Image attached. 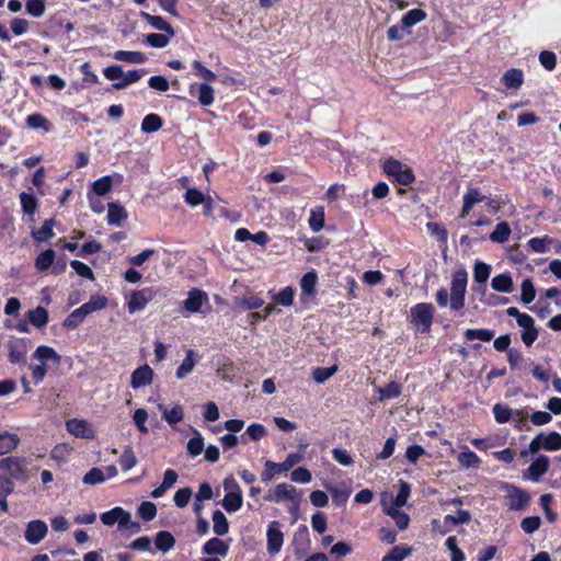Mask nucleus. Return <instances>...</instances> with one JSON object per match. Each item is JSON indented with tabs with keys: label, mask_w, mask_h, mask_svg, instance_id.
<instances>
[{
	"label": "nucleus",
	"mask_w": 561,
	"mask_h": 561,
	"mask_svg": "<svg viewBox=\"0 0 561 561\" xmlns=\"http://www.w3.org/2000/svg\"><path fill=\"white\" fill-rule=\"evenodd\" d=\"M141 18L148 24H150V26H152L153 28L162 31V32L169 34L170 36H174L173 27L163 18L158 16V15H151V14H149L147 12H142L141 13Z\"/></svg>",
	"instance_id": "473e14b6"
},
{
	"label": "nucleus",
	"mask_w": 561,
	"mask_h": 561,
	"mask_svg": "<svg viewBox=\"0 0 561 561\" xmlns=\"http://www.w3.org/2000/svg\"><path fill=\"white\" fill-rule=\"evenodd\" d=\"M119 465L124 471H128L137 465V458L131 447H127L121 458Z\"/></svg>",
	"instance_id": "69168bd1"
},
{
	"label": "nucleus",
	"mask_w": 561,
	"mask_h": 561,
	"mask_svg": "<svg viewBox=\"0 0 561 561\" xmlns=\"http://www.w3.org/2000/svg\"><path fill=\"white\" fill-rule=\"evenodd\" d=\"M447 549L450 551V561H465V553L458 548L455 537H448L445 542Z\"/></svg>",
	"instance_id": "774afa93"
},
{
	"label": "nucleus",
	"mask_w": 561,
	"mask_h": 561,
	"mask_svg": "<svg viewBox=\"0 0 561 561\" xmlns=\"http://www.w3.org/2000/svg\"><path fill=\"white\" fill-rule=\"evenodd\" d=\"M153 377V369L149 365L144 364L131 373L130 387L134 390H138L142 387H148L152 383Z\"/></svg>",
	"instance_id": "4468645a"
},
{
	"label": "nucleus",
	"mask_w": 561,
	"mask_h": 561,
	"mask_svg": "<svg viewBox=\"0 0 561 561\" xmlns=\"http://www.w3.org/2000/svg\"><path fill=\"white\" fill-rule=\"evenodd\" d=\"M27 348L23 340L11 341L9 344V359L13 364L24 363Z\"/></svg>",
	"instance_id": "393cba45"
},
{
	"label": "nucleus",
	"mask_w": 561,
	"mask_h": 561,
	"mask_svg": "<svg viewBox=\"0 0 561 561\" xmlns=\"http://www.w3.org/2000/svg\"><path fill=\"white\" fill-rule=\"evenodd\" d=\"M112 178L110 175H105L94 181L91 185V190L88 193L101 197L107 194L112 190Z\"/></svg>",
	"instance_id": "58836bf2"
},
{
	"label": "nucleus",
	"mask_w": 561,
	"mask_h": 561,
	"mask_svg": "<svg viewBox=\"0 0 561 561\" xmlns=\"http://www.w3.org/2000/svg\"><path fill=\"white\" fill-rule=\"evenodd\" d=\"M331 494L333 502L337 505H344L351 495V489L345 484H325L324 485Z\"/></svg>",
	"instance_id": "b1692460"
},
{
	"label": "nucleus",
	"mask_w": 561,
	"mask_h": 561,
	"mask_svg": "<svg viewBox=\"0 0 561 561\" xmlns=\"http://www.w3.org/2000/svg\"><path fill=\"white\" fill-rule=\"evenodd\" d=\"M511 232L510 225L506 221H500L489 238L494 243H504L510 239Z\"/></svg>",
	"instance_id": "4c0bfd02"
},
{
	"label": "nucleus",
	"mask_w": 561,
	"mask_h": 561,
	"mask_svg": "<svg viewBox=\"0 0 561 561\" xmlns=\"http://www.w3.org/2000/svg\"><path fill=\"white\" fill-rule=\"evenodd\" d=\"M213 530L217 536H224L229 531L228 519L219 510L213 513Z\"/></svg>",
	"instance_id": "79ce46f5"
},
{
	"label": "nucleus",
	"mask_w": 561,
	"mask_h": 561,
	"mask_svg": "<svg viewBox=\"0 0 561 561\" xmlns=\"http://www.w3.org/2000/svg\"><path fill=\"white\" fill-rule=\"evenodd\" d=\"M383 171L388 176L392 178L397 183L403 186H408L414 181V174L411 168L397 159H387L383 162Z\"/></svg>",
	"instance_id": "423d86ee"
},
{
	"label": "nucleus",
	"mask_w": 561,
	"mask_h": 561,
	"mask_svg": "<svg viewBox=\"0 0 561 561\" xmlns=\"http://www.w3.org/2000/svg\"><path fill=\"white\" fill-rule=\"evenodd\" d=\"M491 287L499 293H512L514 288L512 276L508 273L494 276L491 280Z\"/></svg>",
	"instance_id": "2f4dec72"
},
{
	"label": "nucleus",
	"mask_w": 561,
	"mask_h": 561,
	"mask_svg": "<svg viewBox=\"0 0 561 561\" xmlns=\"http://www.w3.org/2000/svg\"><path fill=\"white\" fill-rule=\"evenodd\" d=\"M67 431L75 437L93 439L95 431L93 425L83 419H71L66 422Z\"/></svg>",
	"instance_id": "9d476101"
},
{
	"label": "nucleus",
	"mask_w": 561,
	"mask_h": 561,
	"mask_svg": "<svg viewBox=\"0 0 561 561\" xmlns=\"http://www.w3.org/2000/svg\"><path fill=\"white\" fill-rule=\"evenodd\" d=\"M178 478L179 476L174 470L168 469L163 474L162 483L151 492V496L153 499L163 496V494L176 483Z\"/></svg>",
	"instance_id": "a878e982"
},
{
	"label": "nucleus",
	"mask_w": 561,
	"mask_h": 561,
	"mask_svg": "<svg viewBox=\"0 0 561 561\" xmlns=\"http://www.w3.org/2000/svg\"><path fill=\"white\" fill-rule=\"evenodd\" d=\"M493 415L499 424L506 423L511 419H515V416L522 417L519 410H512L506 404L502 403H496L493 405Z\"/></svg>",
	"instance_id": "cd10ccee"
},
{
	"label": "nucleus",
	"mask_w": 561,
	"mask_h": 561,
	"mask_svg": "<svg viewBox=\"0 0 561 561\" xmlns=\"http://www.w3.org/2000/svg\"><path fill=\"white\" fill-rule=\"evenodd\" d=\"M173 36H170L169 34H159V33H151V34H148L145 38V42L151 46V47H154V48H164L165 46H168L170 39L172 38Z\"/></svg>",
	"instance_id": "bf43d9fd"
},
{
	"label": "nucleus",
	"mask_w": 561,
	"mask_h": 561,
	"mask_svg": "<svg viewBox=\"0 0 561 561\" xmlns=\"http://www.w3.org/2000/svg\"><path fill=\"white\" fill-rule=\"evenodd\" d=\"M144 73V70H129L126 73L123 71V77L119 81L113 83V88L115 90H123L128 85L139 81L142 78Z\"/></svg>",
	"instance_id": "c9c22d12"
},
{
	"label": "nucleus",
	"mask_w": 561,
	"mask_h": 561,
	"mask_svg": "<svg viewBox=\"0 0 561 561\" xmlns=\"http://www.w3.org/2000/svg\"><path fill=\"white\" fill-rule=\"evenodd\" d=\"M194 89L197 90V99L202 105L209 106L214 103L215 90L209 83L203 82L201 84H192L190 87L191 93H193Z\"/></svg>",
	"instance_id": "5701e85b"
},
{
	"label": "nucleus",
	"mask_w": 561,
	"mask_h": 561,
	"mask_svg": "<svg viewBox=\"0 0 561 561\" xmlns=\"http://www.w3.org/2000/svg\"><path fill=\"white\" fill-rule=\"evenodd\" d=\"M336 370H337L336 366L318 367L312 373L313 380L318 383H323L329 378H331L336 373Z\"/></svg>",
	"instance_id": "338daca9"
},
{
	"label": "nucleus",
	"mask_w": 561,
	"mask_h": 561,
	"mask_svg": "<svg viewBox=\"0 0 561 561\" xmlns=\"http://www.w3.org/2000/svg\"><path fill=\"white\" fill-rule=\"evenodd\" d=\"M127 214L124 207L117 203H110L107 210V222L110 225L119 226L126 219Z\"/></svg>",
	"instance_id": "ea45409f"
},
{
	"label": "nucleus",
	"mask_w": 561,
	"mask_h": 561,
	"mask_svg": "<svg viewBox=\"0 0 561 561\" xmlns=\"http://www.w3.org/2000/svg\"><path fill=\"white\" fill-rule=\"evenodd\" d=\"M536 297V289L530 278H526L520 285V300L524 305H529Z\"/></svg>",
	"instance_id": "6e6d98bb"
},
{
	"label": "nucleus",
	"mask_w": 561,
	"mask_h": 561,
	"mask_svg": "<svg viewBox=\"0 0 561 561\" xmlns=\"http://www.w3.org/2000/svg\"><path fill=\"white\" fill-rule=\"evenodd\" d=\"M100 519L105 526L111 527L117 524L118 529L127 530L131 534L138 533L140 529L139 524L131 519V514L121 506H115L102 513Z\"/></svg>",
	"instance_id": "f03ea898"
},
{
	"label": "nucleus",
	"mask_w": 561,
	"mask_h": 561,
	"mask_svg": "<svg viewBox=\"0 0 561 561\" xmlns=\"http://www.w3.org/2000/svg\"><path fill=\"white\" fill-rule=\"evenodd\" d=\"M105 480V473L100 468H92L82 478V482L89 485L100 484Z\"/></svg>",
	"instance_id": "0e129e2a"
},
{
	"label": "nucleus",
	"mask_w": 561,
	"mask_h": 561,
	"mask_svg": "<svg viewBox=\"0 0 561 561\" xmlns=\"http://www.w3.org/2000/svg\"><path fill=\"white\" fill-rule=\"evenodd\" d=\"M48 527L45 522L34 519L28 522L24 533V538L30 545L39 543L47 535Z\"/></svg>",
	"instance_id": "dca6fc26"
},
{
	"label": "nucleus",
	"mask_w": 561,
	"mask_h": 561,
	"mask_svg": "<svg viewBox=\"0 0 561 561\" xmlns=\"http://www.w3.org/2000/svg\"><path fill=\"white\" fill-rule=\"evenodd\" d=\"M28 320L36 328H43L48 322V312L44 307H37L28 312Z\"/></svg>",
	"instance_id": "864d4df0"
},
{
	"label": "nucleus",
	"mask_w": 561,
	"mask_h": 561,
	"mask_svg": "<svg viewBox=\"0 0 561 561\" xmlns=\"http://www.w3.org/2000/svg\"><path fill=\"white\" fill-rule=\"evenodd\" d=\"M411 553L412 548L407 546H396L382 558V561H403Z\"/></svg>",
	"instance_id": "4d7b16f0"
},
{
	"label": "nucleus",
	"mask_w": 561,
	"mask_h": 561,
	"mask_svg": "<svg viewBox=\"0 0 561 561\" xmlns=\"http://www.w3.org/2000/svg\"><path fill=\"white\" fill-rule=\"evenodd\" d=\"M26 126L31 129H42L44 133H49L53 128L51 123L44 115L39 113L31 114L26 117Z\"/></svg>",
	"instance_id": "f704fd0d"
},
{
	"label": "nucleus",
	"mask_w": 561,
	"mask_h": 561,
	"mask_svg": "<svg viewBox=\"0 0 561 561\" xmlns=\"http://www.w3.org/2000/svg\"><path fill=\"white\" fill-rule=\"evenodd\" d=\"M318 275L314 271L306 273L300 280L301 301L306 302L316 295Z\"/></svg>",
	"instance_id": "6ab92c4d"
},
{
	"label": "nucleus",
	"mask_w": 561,
	"mask_h": 561,
	"mask_svg": "<svg viewBox=\"0 0 561 561\" xmlns=\"http://www.w3.org/2000/svg\"><path fill=\"white\" fill-rule=\"evenodd\" d=\"M198 359L199 356L193 350H187L185 358L182 360L181 365L176 369V378H186L194 370V367L197 364Z\"/></svg>",
	"instance_id": "4be33fe9"
},
{
	"label": "nucleus",
	"mask_w": 561,
	"mask_h": 561,
	"mask_svg": "<svg viewBox=\"0 0 561 561\" xmlns=\"http://www.w3.org/2000/svg\"><path fill=\"white\" fill-rule=\"evenodd\" d=\"M32 356L45 366L49 363L58 366L61 362V356L53 347L47 345H39Z\"/></svg>",
	"instance_id": "aec40b11"
},
{
	"label": "nucleus",
	"mask_w": 561,
	"mask_h": 561,
	"mask_svg": "<svg viewBox=\"0 0 561 561\" xmlns=\"http://www.w3.org/2000/svg\"><path fill=\"white\" fill-rule=\"evenodd\" d=\"M411 494V486L408 482L399 480V492L394 496L391 492L385 491L380 495V504L383 512L400 511V507L408 503Z\"/></svg>",
	"instance_id": "39448f33"
},
{
	"label": "nucleus",
	"mask_w": 561,
	"mask_h": 561,
	"mask_svg": "<svg viewBox=\"0 0 561 561\" xmlns=\"http://www.w3.org/2000/svg\"><path fill=\"white\" fill-rule=\"evenodd\" d=\"M184 201L191 207H197L206 202V196L196 188H187L184 194Z\"/></svg>",
	"instance_id": "e2e57ef3"
},
{
	"label": "nucleus",
	"mask_w": 561,
	"mask_h": 561,
	"mask_svg": "<svg viewBox=\"0 0 561 561\" xmlns=\"http://www.w3.org/2000/svg\"><path fill=\"white\" fill-rule=\"evenodd\" d=\"M267 537V552L276 554L280 551L284 543V535L280 530V525L277 520L270 523L266 531Z\"/></svg>",
	"instance_id": "2eb2a0df"
},
{
	"label": "nucleus",
	"mask_w": 561,
	"mask_h": 561,
	"mask_svg": "<svg viewBox=\"0 0 561 561\" xmlns=\"http://www.w3.org/2000/svg\"><path fill=\"white\" fill-rule=\"evenodd\" d=\"M228 550L229 545L218 538H210L203 547V552L208 556L217 554L224 557L227 554Z\"/></svg>",
	"instance_id": "7c9ffc66"
},
{
	"label": "nucleus",
	"mask_w": 561,
	"mask_h": 561,
	"mask_svg": "<svg viewBox=\"0 0 561 561\" xmlns=\"http://www.w3.org/2000/svg\"><path fill=\"white\" fill-rule=\"evenodd\" d=\"M463 205L460 211V217L465 218L469 215L476 204H479L485 199V196L481 194L478 188L469 187L465 193Z\"/></svg>",
	"instance_id": "412c9836"
},
{
	"label": "nucleus",
	"mask_w": 561,
	"mask_h": 561,
	"mask_svg": "<svg viewBox=\"0 0 561 561\" xmlns=\"http://www.w3.org/2000/svg\"><path fill=\"white\" fill-rule=\"evenodd\" d=\"M426 12L422 9H412L408 11L401 19V24L405 28H411L417 23L424 21L426 19Z\"/></svg>",
	"instance_id": "e433bc0d"
},
{
	"label": "nucleus",
	"mask_w": 561,
	"mask_h": 561,
	"mask_svg": "<svg viewBox=\"0 0 561 561\" xmlns=\"http://www.w3.org/2000/svg\"><path fill=\"white\" fill-rule=\"evenodd\" d=\"M265 500L268 502L279 503L282 501L297 502L298 495L295 486L287 483H279L271 490Z\"/></svg>",
	"instance_id": "f8f14e48"
},
{
	"label": "nucleus",
	"mask_w": 561,
	"mask_h": 561,
	"mask_svg": "<svg viewBox=\"0 0 561 561\" xmlns=\"http://www.w3.org/2000/svg\"><path fill=\"white\" fill-rule=\"evenodd\" d=\"M205 305H208V297L204 291L196 288L190 290L187 298L183 301L184 316L187 317L190 313L202 312Z\"/></svg>",
	"instance_id": "9b49d317"
},
{
	"label": "nucleus",
	"mask_w": 561,
	"mask_h": 561,
	"mask_svg": "<svg viewBox=\"0 0 561 561\" xmlns=\"http://www.w3.org/2000/svg\"><path fill=\"white\" fill-rule=\"evenodd\" d=\"M471 519V515L468 511L459 510L455 515H446L443 520L445 533L449 531L451 527L457 525L468 524Z\"/></svg>",
	"instance_id": "c756f323"
},
{
	"label": "nucleus",
	"mask_w": 561,
	"mask_h": 561,
	"mask_svg": "<svg viewBox=\"0 0 561 561\" xmlns=\"http://www.w3.org/2000/svg\"><path fill=\"white\" fill-rule=\"evenodd\" d=\"M518 327L522 329L520 339L523 343L527 347H530L539 334V331L535 325V320L529 314H527L526 317H522Z\"/></svg>",
	"instance_id": "a211bd4d"
},
{
	"label": "nucleus",
	"mask_w": 561,
	"mask_h": 561,
	"mask_svg": "<svg viewBox=\"0 0 561 561\" xmlns=\"http://www.w3.org/2000/svg\"><path fill=\"white\" fill-rule=\"evenodd\" d=\"M494 332L488 329H468L465 331V337L468 341L480 340L489 342L493 339Z\"/></svg>",
	"instance_id": "13d9d810"
},
{
	"label": "nucleus",
	"mask_w": 561,
	"mask_h": 561,
	"mask_svg": "<svg viewBox=\"0 0 561 561\" xmlns=\"http://www.w3.org/2000/svg\"><path fill=\"white\" fill-rule=\"evenodd\" d=\"M20 202H21L22 210L24 214H26L28 216L35 215V213L37 210L38 203H37L36 197L33 194L26 193V192L21 193Z\"/></svg>",
	"instance_id": "09e8293b"
},
{
	"label": "nucleus",
	"mask_w": 561,
	"mask_h": 561,
	"mask_svg": "<svg viewBox=\"0 0 561 561\" xmlns=\"http://www.w3.org/2000/svg\"><path fill=\"white\" fill-rule=\"evenodd\" d=\"M243 504V495L242 493H229L225 494L222 499V507L228 513H234L242 507Z\"/></svg>",
	"instance_id": "a19ab883"
},
{
	"label": "nucleus",
	"mask_w": 561,
	"mask_h": 561,
	"mask_svg": "<svg viewBox=\"0 0 561 561\" xmlns=\"http://www.w3.org/2000/svg\"><path fill=\"white\" fill-rule=\"evenodd\" d=\"M491 268H492L491 265H489L482 261H476L474 267H473L474 282L478 284H485L490 277Z\"/></svg>",
	"instance_id": "3c124183"
},
{
	"label": "nucleus",
	"mask_w": 561,
	"mask_h": 561,
	"mask_svg": "<svg viewBox=\"0 0 561 561\" xmlns=\"http://www.w3.org/2000/svg\"><path fill=\"white\" fill-rule=\"evenodd\" d=\"M410 318L417 332L427 333L433 323L434 307L427 302L416 304L411 308Z\"/></svg>",
	"instance_id": "20e7f679"
},
{
	"label": "nucleus",
	"mask_w": 561,
	"mask_h": 561,
	"mask_svg": "<svg viewBox=\"0 0 561 561\" xmlns=\"http://www.w3.org/2000/svg\"><path fill=\"white\" fill-rule=\"evenodd\" d=\"M468 285V273L463 267L453 273L450 284L449 306L454 311H459L465 307V295Z\"/></svg>",
	"instance_id": "7ed1b4c3"
},
{
	"label": "nucleus",
	"mask_w": 561,
	"mask_h": 561,
	"mask_svg": "<svg viewBox=\"0 0 561 561\" xmlns=\"http://www.w3.org/2000/svg\"><path fill=\"white\" fill-rule=\"evenodd\" d=\"M147 421L148 412L142 408L136 409L133 414V422L138 428V431L144 435H147L149 433V428L146 425Z\"/></svg>",
	"instance_id": "052dcab7"
},
{
	"label": "nucleus",
	"mask_w": 561,
	"mask_h": 561,
	"mask_svg": "<svg viewBox=\"0 0 561 561\" xmlns=\"http://www.w3.org/2000/svg\"><path fill=\"white\" fill-rule=\"evenodd\" d=\"M502 80L507 89L518 90L524 82V73L520 69L512 68L503 75Z\"/></svg>",
	"instance_id": "72a5a7b5"
},
{
	"label": "nucleus",
	"mask_w": 561,
	"mask_h": 561,
	"mask_svg": "<svg viewBox=\"0 0 561 561\" xmlns=\"http://www.w3.org/2000/svg\"><path fill=\"white\" fill-rule=\"evenodd\" d=\"M309 227L313 232L320 231L324 227V209L316 207L310 211Z\"/></svg>",
	"instance_id": "5fc2aeb1"
},
{
	"label": "nucleus",
	"mask_w": 561,
	"mask_h": 561,
	"mask_svg": "<svg viewBox=\"0 0 561 561\" xmlns=\"http://www.w3.org/2000/svg\"><path fill=\"white\" fill-rule=\"evenodd\" d=\"M163 125L161 117L158 114H148L141 122V130L150 134L158 131Z\"/></svg>",
	"instance_id": "49530a36"
},
{
	"label": "nucleus",
	"mask_w": 561,
	"mask_h": 561,
	"mask_svg": "<svg viewBox=\"0 0 561 561\" xmlns=\"http://www.w3.org/2000/svg\"><path fill=\"white\" fill-rule=\"evenodd\" d=\"M113 58L117 61H124L131 65L144 64L147 60L144 53L133 50H116L113 54Z\"/></svg>",
	"instance_id": "c85d7f7f"
},
{
	"label": "nucleus",
	"mask_w": 561,
	"mask_h": 561,
	"mask_svg": "<svg viewBox=\"0 0 561 561\" xmlns=\"http://www.w3.org/2000/svg\"><path fill=\"white\" fill-rule=\"evenodd\" d=\"M204 448V438L202 434L198 431L193 430V436L187 442L188 454L196 457L203 453Z\"/></svg>",
	"instance_id": "8fccbe9b"
},
{
	"label": "nucleus",
	"mask_w": 561,
	"mask_h": 561,
	"mask_svg": "<svg viewBox=\"0 0 561 561\" xmlns=\"http://www.w3.org/2000/svg\"><path fill=\"white\" fill-rule=\"evenodd\" d=\"M379 393V400L385 401L389 399L398 398L401 394L402 387L396 381H391L382 388L377 389Z\"/></svg>",
	"instance_id": "c03bdc74"
},
{
	"label": "nucleus",
	"mask_w": 561,
	"mask_h": 561,
	"mask_svg": "<svg viewBox=\"0 0 561 561\" xmlns=\"http://www.w3.org/2000/svg\"><path fill=\"white\" fill-rule=\"evenodd\" d=\"M549 465V458L545 455H539L523 473V478L537 482L548 471Z\"/></svg>",
	"instance_id": "f3484780"
},
{
	"label": "nucleus",
	"mask_w": 561,
	"mask_h": 561,
	"mask_svg": "<svg viewBox=\"0 0 561 561\" xmlns=\"http://www.w3.org/2000/svg\"><path fill=\"white\" fill-rule=\"evenodd\" d=\"M56 253L54 250L48 249L38 254L35 260V267L39 272L47 271L54 263Z\"/></svg>",
	"instance_id": "de8ad7c7"
},
{
	"label": "nucleus",
	"mask_w": 561,
	"mask_h": 561,
	"mask_svg": "<svg viewBox=\"0 0 561 561\" xmlns=\"http://www.w3.org/2000/svg\"><path fill=\"white\" fill-rule=\"evenodd\" d=\"M302 461V455L298 453L288 454L286 459L280 462L266 460L262 473L263 481H271L276 474L290 470L294 466Z\"/></svg>",
	"instance_id": "0eeeda50"
},
{
	"label": "nucleus",
	"mask_w": 561,
	"mask_h": 561,
	"mask_svg": "<svg viewBox=\"0 0 561 561\" xmlns=\"http://www.w3.org/2000/svg\"><path fill=\"white\" fill-rule=\"evenodd\" d=\"M20 444V437L15 433L0 432V456L12 453Z\"/></svg>",
	"instance_id": "bb28decb"
},
{
	"label": "nucleus",
	"mask_w": 561,
	"mask_h": 561,
	"mask_svg": "<svg viewBox=\"0 0 561 561\" xmlns=\"http://www.w3.org/2000/svg\"><path fill=\"white\" fill-rule=\"evenodd\" d=\"M184 417L183 408L180 404L164 411V420L170 426H175Z\"/></svg>",
	"instance_id": "680f3d73"
},
{
	"label": "nucleus",
	"mask_w": 561,
	"mask_h": 561,
	"mask_svg": "<svg viewBox=\"0 0 561 561\" xmlns=\"http://www.w3.org/2000/svg\"><path fill=\"white\" fill-rule=\"evenodd\" d=\"M54 226L55 221L53 219L45 220L41 228L32 232L33 238L38 242H45L49 240L54 237Z\"/></svg>",
	"instance_id": "37998d69"
},
{
	"label": "nucleus",
	"mask_w": 561,
	"mask_h": 561,
	"mask_svg": "<svg viewBox=\"0 0 561 561\" xmlns=\"http://www.w3.org/2000/svg\"><path fill=\"white\" fill-rule=\"evenodd\" d=\"M153 298V290L151 288H144L134 290L127 301V309L129 313H135L144 310L148 302Z\"/></svg>",
	"instance_id": "ddd939ff"
},
{
	"label": "nucleus",
	"mask_w": 561,
	"mask_h": 561,
	"mask_svg": "<svg viewBox=\"0 0 561 561\" xmlns=\"http://www.w3.org/2000/svg\"><path fill=\"white\" fill-rule=\"evenodd\" d=\"M0 470L8 473L11 478L22 480L26 478L27 463L25 458L7 457L0 460Z\"/></svg>",
	"instance_id": "1a4fd4ad"
},
{
	"label": "nucleus",
	"mask_w": 561,
	"mask_h": 561,
	"mask_svg": "<svg viewBox=\"0 0 561 561\" xmlns=\"http://www.w3.org/2000/svg\"><path fill=\"white\" fill-rule=\"evenodd\" d=\"M175 545V539L169 531H159L156 536V547L158 550L167 552Z\"/></svg>",
	"instance_id": "603ef678"
},
{
	"label": "nucleus",
	"mask_w": 561,
	"mask_h": 561,
	"mask_svg": "<svg viewBox=\"0 0 561 561\" xmlns=\"http://www.w3.org/2000/svg\"><path fill=\"white\" fill-rule=\"evenodd\" d=\"M560 449L561 434L558 432L539 433L530 440L527 448L520 451V456L527 457L528 455H536L540 450L553 453Z\"/></svg>",
	"instance_id": "f257e3e1"
},
{
	"label": "nucleus",
	"mask_w": 561,
	"mask_h": 561,
	"mask_svg": "<svg viewBox=\"0 0 561 561\" xmlns=\"http://www.w3.org/2000/svg\"><path fill=\"white\" fill-rule=\"evenodd\" d=\"M458 462L462 468L471 469L479 468L481 460L473 451L465 448V450L458 455Z\"/></svg>",
	"instance_id": "a18cd8bd"
},
{
	"label": "nucleus",
	"mask_w": 561,
	"mask_h": 561,
	"mask_svg": "<svg viewBox=\"0 0 561 561\" xmlns=\"http://www.w3.org/2000/svg\"><path fill=\"white\" fill-rule=\"evenodd\" d=\"M500 488L505 492L506 505L510 510L519 511L527 506L529 495L524 490L505 482H502Z\"/></svg>",
	"instance_id": "6e6552de"
}]
</instances>
